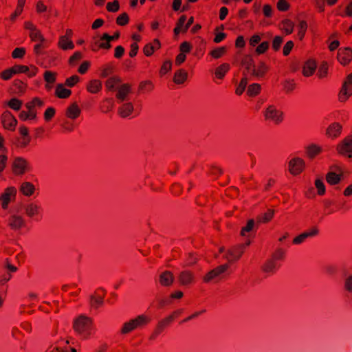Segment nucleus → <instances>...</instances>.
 I'll use <instances>...</instances> for the list:
<instances>
[{
    "label": "nucleus",
    "mask_w": 352,
    "mask_h": 352,
    "mask_svg": "<svg viewBox=\"0 0 352 352\" xmlns=\"http://www.w3.org/2000/svg\"><path fill=\"white\" fill-rule=\"evenodd\" d=\"M305 167V161L300 157H294L288 163V170L292 175L300 174Z\"/></svg>",
    "instance_id": "nucleus-9"
},
{
    "label": "nucleus",
    "mask_w": 352,
    "mask_h": 352,
    "mask_svg": "<svg viewBox=\"0 0 352 352\" xmlns=\"http://www.w3.org/2000/svg\"><path fill=\"white\" fill-rule=\"evenodd\" d=\"M161 47V43L157 38H155L152 42L146 44L143 48V52L146 56H151L155 50Z\"/></svg>",
    "instance_id": "nucleus-21"
},
{
    "label": "nucleus",
    "mask_w": 352,
    "mask_h": 352,
    "mask_svg": "<svg viewBox=\"0 0 352 352\" xmlns=\"http://www.w3.org/2000/svg\"><path fill=\"white\" fill-rule=\"evenodd\" d=\"M247 85H248V77L243 76L241 78L239 86L236 89V91H235L236 94L239 95V96L241 95L243 93V91H245V89Z\"/></svg>",
    "instance_id": "nucleus-50"
},
{
    "label": "nucleus",
    "mask_w": 352,
    "mask_h": 352,
    "mask_svg": "<svg viewBox=\"0 0 352 352\" xmlns=\"http://www.w3.org/2000/svg\"><path fill=\"white\" fill-rule=\"evenodd\" d=\"M268 69V66L264 62H260L256 66L255 65L251 76L257 78H264Z\"/></svg>",
    "instance_id": "nucleus-22"
},
{
    "label": "nucleus",
    "mask_w": 352,
    "mask_h": 352,
    "mask_svg": "<svg viewBox=\"0 0 352 352\" xmlns=\"http://www.w3.org/2000/svg\"><path fill=\"white\" fill-rule=\"evenodd\" d=\"M352 96V73L349 74L340 91L338 98L340 102H346Z\"/></svg>",
    "instance_id": "nucleus-7"
},
{
    "label": "nucleus",
    "mask_w": 352,
    "mask_h": 352,
    "mask_svg": "<svg viewBox=\"0 0 352 352\" xmlns=\"http://www.w3.org/2000/svg\"><path fill=\"white\" fill-rule=\"evenodd\" d=\"M241 64L245 69L243 72V76H248V75L251 76L252 70L255 67L253 59L250 56H246L243 58Z\"/></svg>",
    "instance_id": "nucleus-25"
},
{
    "label": "nucleus",
    "mask_w": 352,
    "mask_h": 352,
    "mask_svg": "<svg viewBox=\"0 0 352 352\" xmlns=\"http://www.w3.org/2000/svg\"><path fill=\"white\" fill-rule=\"evenodd\" d=\"M31 142V137H18L16 138L14 144L17 148H25Z\"/></svg>",
    "instance_id": "nucleus-38"
},
{
    "label": "nucleus",
    "mask_w": 352,
    "mask_h": 352,
    "mask_svg": "<svg viewBox=\"0 0 352 352\" xmlns=\"http://www.w3.org/2000/svg\"><path fill=\"white\" fill-rule=\"evenodd\" d=\"M197 260H198V258L196 256V255H195L192 253H189L187 255V257H186V258L185 260V263L184 264V267H186V266H192V265H193L194 264H195L197 263Z\"/></svg>",
    "instance_id": "nucleus-57"
},
{
    "label": "nucleus",
    "mask_w": 352,
    "mask_h": 352,
    "mask_svg": "<svg viewBox=\"0 0 352 352\" xmlns=\"http://www.w3.org/2000/svg\"><path fill=\"white\" fill-rule=\"evenodd\" d=\"M133 110V104L131 102H126L118 108V113L120 117L125 118L130 116Z\"/></svg>",
    "instance_id": "nucleus-23"
},
{
    "label": "nucleus",
    "mask_w": 352,
    "mask_h": 352,
    "mask_svg": "<svg viewBox=\"0 0 352 352\" xmlns=\"http://www.w3.org/2000/svg\"><path fill=\"white\" fill-rule=\"evenodd\" d=\"M307 22L305 21H300V23L298 24V32L297 34V36L300 40H302L304 38L305 34L307 31Z\"/></svg>",
    "instance_id": "nucleus-49"
},
{
    "label": "nucleus",
    "mask_w": 352,
    "mask_h": 352,
    "mask_svg": "<svg viewBox=\"0 0 352 352\" xmlns=\"http://www.w3.org/2000/svg\"><path fill=\"white\" fill-rule=\"evenodd\" d=\"M35 190L34 186L30 182H23L21 185L20 191L25 196H31Z\"/></svg>",
    "instance_id": "nucleus-35"
},
{
    "label": "nucleus",
    "mask_w": 352,
    "mask_h": 352,
    "mask_svg": "<svg viewBox=\"0 0 352 352\" xmlns=\"http://www.w3.org/2000/svg\"><path fill=\"white\" fill-rule=\"evenodd\" d=\"M294 24L289 19H285L282 22V29L286 34H290L294 30Z\"/></svg>",
    "instance_id": "nucleus-43"
},
{
    "label": "nucleus",
    "mask_w": 352,
    "mask_h": 352,
    "mask_svg": "<svg viewBox=\"0 0 352 352\" xmlns=\"http://www.w3.org/2000/svg\"><path fill=\"white\" fill-rule=\"evenodd\" d=\"M151 318L146 314H140L123 323L120 333L121 335H126L132 331L143 329L150 324Z\"/></svg>",
    "instance_id": "nucleus-2"
},
{
    "label": "nucleus",
    "mask_w": 352,
    "mask_h": 352,
    "mask_svg": "<svg viewBox=\"0 0 352 352\" xmlns=\"http://www.w3.org/2000/svg\"><path fill=\"white\" fill-rule=\"evenodd\" d=\"M56 113V110L54 107H48L44 113V119L46 122L50 121Z\"/></svg>",
    "instance_id": "nucleus-62"
},
{
    "label": "nucleus",
    "mask_w": 352,
    "mask_h": 352,
    "mask_svg": "<svg viewBox=\"0 0 352 352\" xmlns=\"http://www.w3.org/2000/svg\"><path fill=\"white\" fill-rule=\"evenodd\" d=\"M72 94L70 89H66L63 84H58L56 87L55 95L58 98H68Z\"/></svg>",
    "instance_id": "nucleus-27"
},
{
    "label": "nucleus",
    "mask_w": 352,
    "mask_h": 352,
    "mask_svg": "<svg viewBox=\"0 0 352 352\" xmlns=\"http://www.w3.org/2000/svg\"><path fill=\"white\" fill-rule=\"evenodd\" d=\"M73 328L75 332L82 338L87 339L94 332L93 319L81 314L74 319Z\"/></svg>",
    "instance_id": "nucleus-1"
},
{
    "label": "nucleus",
    "mask_w": 352,
    "mask_h": 352,
    "mask_svg": "<svg viewBox=\"0 0 352 352\" xmlns=\"http://www.w3.org/2000/svg\"><path fill=\"white\" fill-rule=\"evenodd\" d=\"M116 98L118 102H122L127 99L128 96L131 93V87L128 83L120 85L117 87Z\"/></svg>",
    "instance_id": "nucleus-16"
},
{
    "label": "nucleus",
    "mask_w": 352,
    "mask_h": 352,
    "mask_svg": "<svg viewBox=\"0 0 352 352\" xmlns=\"http://www.w3.org/2000/svg\"><path fill=\"white\" fill-rule=\"evenodd\" d=\"M274 214L273 210L268 209L266 212L258 215L256 221L258 223H267L273 218Z\"/></svg>",
    "instance_id": "nucleus-37"
},
{
    "label": "nucleus",
    "mask_w": 352,
    "mask_h": 352,
    "mask_svg": "<svg viewBox=\"0 0 352 352\" xmlns=\"http://www.w3.org/2000/svg\"><path fill=\"white\" fill-rule=\"evenodd\" d=\"M336 149L340 154L352 158V135L346 137L338 144Z\"/></svg>",
    "instance_id": "nucleus-8"
},
{
    "label": "nucleus",
    "mask_w": 352,
    "mask_h": 352,
    "mask_svg": "<svg viewBox=\"0 0 352 352\" xmlns=\"http://www.w3.org/2000/svg\"><path fill=\"white\" fill-rule=\"evenodd\" d=\"M12 168L15 175H22L30 170L28 161L22 157H16L12 162Z\"/></svg>",
    "instance_id": "nucleus-4"
},
{
    "label": "nucleus",
    "mask_w": 352,
    "mask_h": 352,
    "mask_svg": "<svg viewBox=\"0 0 352 352\" xmlns=\"http://www.w3.org/2000/svg\"><path fill=\"white\" fill-rule=\"evenodd\" d=\"M280 264L272 258L267 260L263 264L262 269L264 272L274 274L279 268Z\"/></svg>",
    "instance_id": "nucleus-24"
},
{
    "label": "nucleus",
    "mask_w": 352,
    "mask_h": 352,
    "mask_svg": "<svg viewBox=\"0 0 352 352\" xmlns=\"http://www.w3.org/2000/svg\"><path fill=\"white\" fill-rule=\"evenodd\" d=\"M97 40L99 42L100 49L109 50L111 47V44L109 39L104 38V33L99 38L97 37Z\"/></svg>",
    "instance_id": "nucleus-45"
},
{
    "label": "nucleus",
    "mask_w": 352,
    "mask_h": 352,
    "mask_svg": "<svg viewBox=\"0 0 352 352\" xmlns=\"http://www.w3.org/2000/svg\"><path fill=\"white\" fill-rule=\"evenodd\" d=\"M316 69V63L314 60H309L307 61L302 68V74L305 76H311Z\"/></svg>",
    "instance_id": "nucleus-30"
},
{
    "label": "nucleus",
    "mask_w": 352,
    "mask_h": 352,
    "mask_svg": "<svg viewBox=\"0 0 352 352\" xmlns=\"http://www.w3.org/2000/svg\"><path fill=\"white\" fill-rule=\"evenodd\" d=\"M254 226L255 222L254 219L248 220L246 226L241 228V234L242 236H246V233L251 232L254 229Z\"/></svg>",
    "instance_id": "nucleus-51"
},
{
    "label": "nucleus",
    "mask_w": 352,
    "mask_h": 352,
    "mask_svg": "<svg viewBox=\"0 0 352 352\" xmlns=\"http://www.w3.org/2000/svg\"><path fill=\"white\" fill-rule=\"evenodd\" d=\"M226 52V47H217L213 50H212L210 52V54L214 58H219L221 56H223Z\"/></svg>",
    "instance_id": "nucleus-48"
},
{
    "label": "nucleus",
    "mask_w": 352,
    "mask_h": 352,
    "mask_svg": "<svg viewBox=\"0 0 352 352\" xmlns=\"http://www.w3.org/2000/svg\"><path fill=\"white\" fill-rule=\"evenodd\" d=\"M322 151V147L314 144H310L306 148V154L310 159H314L316 156L320 154Z\"/></svg>",
    "instance_id": "nucleus-29"
},
{
    "label": "nucleus",
    "mask_w": 352,
    "mask_h": 352,
    "mask_svg": "<svg viewBox=\"0 0 352 352\" xmlns=\"http://www.w3.org/2000/svg\"><path fill=\"white\" fill-rule=\"evenodd\" d=\"M114 105L113 98H105L101 103L100 110L103 113H108L112 110Z\"/></svg>",
    "instance_id": "nucleus-39"
},
{
    "label": "nucleus",
    "mask_w": 352,
    "mask_h": 352,
    "mask_svg": "<svg viewBox=\"0 0 352 352\" xmlns=\"http://www.w3.org/2000/svg\"><path fill=\"white\" fill-rule=\"evenodd\" d=\"M342 175L335 172H329L326 175V181L329 185H336L340 182Z\"/></svg>",
    "instance_id": "nucleus-33"
},
{
    "label": "nucleus",
    "mask_w": 352,
    "mask_h": 352,
    "mask_svg": "<svg viewBox=\"0 0 352 352\" xmlns=\"http://www.w3.org/2000/svg\"><path fill=\"white\" fill-rule=\"evenodd\" d=\"M230 66L228 63H223L215 69V76L219 79H223L226 74L230 70Z\"/></svg>",
    "instance_id": "nucleus-34"
},
{
    "label": "nucleus",
    "mask_w": 352,
    "mask_h": 352,
    "mask_svg": "<svg viewBox=\"0 0 352 352\" xmlns=\"http://www.w3.org/2000/svg\"><path fill=\"white\" fill-rule=\"evenodd\" d=\"M265 120L272 122L275 124H280L283 120V112L274 105H270L264 111Z\"/></svg>",
    "instance_id": "nucleus-6"
},
{
    "label": "nucleus",
    "mask_w": 352,
    "mask_h": 352,
    "mask_svg": "<svg viewBox=\"0 0 352 352\" xmlns=\"http://www.w3.org/2000/svg\"><path fill=\"white\" fill-rule=\"evenodd\" d=\"M129 17L127 13L123 12L116 18V23L120 26H124L128 24Z\"/></svg>",
    "instance_id": "nucleus-52"
},
{
    "label": "nucleus",
    "mask_w": 352,
    "mask_h": 352,
    "mask_svg": "<svg viewBox=\"0 0 352 352\" xmlns=\"http://www.w3.org/2000/svg\"><path fill=\"white\" fill-rule=\"evenodd\" d=\"M261 90V87L258 83H253L248 87L247 94L249 96L254 97L259 94Z\"/></svg>",
    "instance_id": "nucleus-40"
},
{
    "label": "nucleus",
    "mask_w": 352,
    "mask_h": 352,
    "mask_svg": "<svg viewBox=\"0 0 352 352\" xmlns=\"http://www.w3.org/2000/svg\"><path fill=\"white\" fill-rule=\"evenodd\" d=\"M15 74L14 72L13 67H10L9 69H7L4 71H3L1 74V78L5 80H8L10 79L13 75Z\"/></svg>",
    "instance_id": "nucleus-63"
},
{
    "label": "nucleus",
    "mask_w": 352,
    "mask_h": 352,
    "mask_svg": "<svg viewBox=\"0 0 352 352\" xmlns=\"http://www.w3.org/2000/svg\"><path fill=\"white\" fill-rule=\"evenodd\" d=\"M8 226L11 230L17 231L25 226V221L23 217L18 214H12L8 219Z\"/></svg>",
    "instance_id": "nucleus-13"
},
{
    "label": "nucleus",
    "mask_w": 352,
    "mask_h": 352,
    "mask_svg": "<svg viewBox=\"0 0 352 352\" xmlns=\"http://www.w3.org/2000/svg\"><path fill=\"white\" fill-rule=\"evenodd\" d=\"M314 184L318 190V194L319 195H324L326 190L323 181L321 179H316L315 180Z\"/></svg>",
    "instance_id": "nucleus-54"
},
{
    "label": "nucleus",
    "mask_w": 352,
    "mask_h": 352,
    "mask_svg": "<svg viewBox=\"0 0 352 352\" xmlns=\"http://www.w3.org/2000/svg\"><path fill=\"white\" fill-rule=\"evenodd\" d=\"M57 73L46 70L43 74V78L46 82L54 83L56 80Z\"/></svg>",
    "instance_id": "nucleus-44"
},
{
    "label": "nucleus",
    "mask_w": 352,
    "mask_h": 352,
    "mask_svg": "<svg viewBox=\"0 0 352 352\" xmlns=\"http://www.w3.org/2000/svg\"><path fill=\"white\" fill-rule=\"evenodd\" d=\"M80 78L77 75L67 78L65 81V85L72 87L79 82Z\"/></svg>",
    "instance_id": "nucleus-59"
},
{
    "label": "nucleus",
    "mask_w": 352,
    "mask_h": 352,
    "mask_svg": "<svg viewBox=\"0 0 352 352\" xmlns=\"http://www.w3.org/2000/svg\"><path fill=\"white\" fill-rule=\"evenodd\" d=\"M1 123L3 126L9 131H13L15 130L17 124V120L9 111H5L1 117Z\"/></svg>",
    "instance_id": "nucleus-10"
},
{
    "label": "nucleus",
    "mask_w": 352,
    "mask_h": 352,
    "mask_svg": "<svg viewBox=\"0 0 352 352\" xmlns=\"http://www.w3.org/2000/svg\"><path fill=\"white\" fill-rule=\"evenodd\" d=\"M283 37L280 36H276L272 41V48L274 51L279 50L282 43H283Z\"/></svg>",
    "instance_id": "nucleus-64"
},
{
    "label": "nucleus",
    "mask_w": 352,
    "mask_h": 352,
    "mask_svg": "<svg viewBox=\"0 0 352 352\" xmlns=\"http://www.w3.org/2000/svg\"><path fill=\"white\" fill-rule=\"evenodd\" d=\"M58 46L63 50H72L74 48V44L67 36H60Z\"/></svg>",
    "instance_id": "nucleus-28"
},
{
    "label": "nucleus",
    "mask_w": 352,
    "mask_h": 352,
    "mask_svg": "<svg viewBox=\"0 0 352 352\" xmlns=\"http://www.w3.org/2000/svg\"><path fill=\"white\" fill-rule=\"evenodd\" d=\"M178 280L182 285L193 284L195 281V274L190 270H184L179 274Z\"/></svg>",
    "instance_id": "nucleus-19"
},
{
    "label": "nucleus",
    "mask_w": 352,
    "mask_h": 352,
    "mask_svg": "<svg viewBox=\"0 0 352 352\" xmlns=\"http://www.w3.org/2000/svg\"><path fill=\"white\" fill-rule=\"evenodd\" d=\"M285 251L282 248L277 249L272 254V258L276 262L283 261L285 258Z\"/></svg>",
    "instance_id": "nucleus-55"
},
{
    "label": "nucleus",
    "mask_w": 352,
    "mask_h": 352,
    "mask_svg": "<svg viewBox=\"0 0 352 352\" xmlns=\"http://www.w3.org/2000/svg\"><path fill=\"white\" fill-rule=\"evenodd\" d=\"M25 54V50L23 47H16L12 53V56L14 58H22Z\"/></svg>",
    "instance_id": "nucleus-61"
},
{
    "label": "nucleus",
    "mask_w": 352,
    "mask_h": 352,
    "mask_svg": "<svg viewBox=\"0 0 352 352\" xmlns=\"http://www.w3.org/2000/svg\"><path fill=\"white\" fill-rule=\"evenodd\" d=\"M170 324H171L165 318H164L157 322L155 327L162 333L168 327L170 326Z\"/></svg>",
    "instance_id": "nucleus-47"
},
{
    "label": "nucleus",
    "mask_w": 352,
    "mask_h": 352,
    "mask_svg": "<svg viewBox=\"0 0 352 352\" xmlns=\"http://www.w3.org/2000/svg\"><path fill=\"white\" fill-rule=\"evenodd\" d=\"M107 10L111 12H118L120 9V3L118 0H114L113 2H109L107 4Z\"/></svg>",
    "instance_id": "nucleus-58"
},
{
    "label": "nucleus",
    "mask_w": 352,
    "mask_h": 352,
    "mask_svg": "<svg viewBox=\"0 0 352 352\" xmlns=\"http://www.w3.org/2000/svg\"><path fill=\"white\" fill-rule=\"evenodd\" d=\"M229 265L223 264L217 266L214 269L208 272L204 277L203 280L204 283H210L212 280H217L221 278L223 274L228 270Z\"/></svg>",
    "instance_id": "nucleus-5"
},
{
    "label": "nucleus",
    "mask_w": 352,
    "mask_h": 352,
    "mask_svg": "<svg viewBox=\"0 0 352 352\" xmlns=\"http://www.w3.org/2000/svg\"><path fill=\"white\" fill-rule=\"evenodd\" d=\"M342 126L339 122H333L329 125L325 131V135L330 139H336L341 135Z\"/></svg>",
    "instance_id": "nucleus-15"
},
{
    "label": "nucleus",
    "mask_w": 352,
    "mask_h": 352,
    "mask_svg": "<svg viewBox=\"0 0 352 352\" xmlns=\"http://www.w3.org/2000/svg\"><path fill=\"white\" fill-rule=\"evenodd\" d=\"M80 113L81 110L78 105L74 102L67 108L65 115L68 118L75 120L80 116Z\"/></svg>",
    "instance_id": "nucleus-26"
},
{
    "label": "nucleus",
    "mask_w": 352,
    "mask_h": 352,
    "mask_svg": "<svg viewBox=\"0 0 352 352\" xmlns=\"http://www.w3.org/2000/svg\"><path fill=\"white\" fill-rule=\"evenodd\" d=\"M175 280L173 274L170 271H164L159 274L158 283L164 287H170Z\"/></svg>",
    "instance_id": "nucleus-17"
},
{
    "label": "nucleus",
    "mask_w": 352,
    "mask_h": 352,
    "mask_svg": "<svg viewBox=\"0 0 352 352\" xmlns=\"http://www.w3.org/2000/svg\"><path fill=\"white\" fill-rule=\"evenodd\" d=\"M44 104L43 101L38 97H35L32 101L25 104L27 109H34L36 107H41Z\"/></svg>",
    "instance_id": "nucleus-41"
},
{
    "label": "nucleus",
    "mask_w": 352,
    "mask_h": 352,
    "mask_svg": "<svg viewBox=\"0 0 352 352\" xmlns=\"http://www.w3.org/2000/svg\"><path fill=\"white\" fill-rule=\"evenodd\" d=\"M102 89V82L99 80H91L87 85V90L91 94H97Z\"/></svg>",
    "instance_id": "nucleus-31"
},
{
    "label": "nucleus",
    "mask_w": 352,
    "mask_h": 352,
    "mask_svg": "<svg viewBox=\"0 0 352 352\" xmlns=\"http://www.w3.org/2000/svg\"><path fill=\"white\" fill-rule=\"evenodd\" d=\"M120 82L121 80L119 78L111 77L107 80L105 87L109 91L116 90L117 87L120 85Z\"/></svg>",
    "instance_id": "nucleus-36"
},
{
    "label": "nucleus",
    "mask_w": 352,
    "mask_h": 352,
    "mask_svg": "<svg viewBox=\"0 0 352 352\" xmlns=\"http://www.w3.org/2000/svg\"><path fill=\"white\" fill-rule=\"evenodd\" d=\"M25 213L28 217L35 218L36 220L42 217V208L36 203H30L25 208Z\"/></svg>",
    "instance_id": "nucleus-12"
},
{
    "label": "nucleus",
    "mask_w": 352,
    "mask_h": 352,
    "mask_svg": "<svg viewBox=\"0 0 352 352\" xmlns=\"http://www.w3.org/2000/svg\"><path fill=\"white\" fill-rule=\"evenodd\" d=\"M337 58L342 65H347L352 59V50L349 47L339 49Z\"/></svg>",
    "instance_id": "nucleus-20"
},
{
    "label": "nucleus",
    "mask_w": 352,
    "mask_h": 352,
    "mask_svg": "<svg viewBox=\"0 0 352 352\" xmlns=\"http://www.w3.org/2000/svg\"><path fill=\"white\" fill-rule=\"evenodd\" d=\"M153 89V85L149 80L141 82L139 85V89L143 91L150 92Z\"/></svg>",
    "instance_id": "nucleus-56"
},
{
    "label": "nucleus",
    "mask_w": 352,
    "mask_h": 352,
    "mask_svg": "<svg viewBox=\"0 0 352 352\" xmlns=\"http://www.w3.org/2000/svg\"><path fill=\"white\" fill-rule=\"evenodd\" d=\"M319 233V230L316 226H314L309 230H307L300 234L294 238L292 243L294 245H300L303 243L307 239L312 238L317 236Z\"/></svg>",
    "instance_id": "nucleus-11"
},
{
    "label": "nucleus",
    "mask_w": 352,
    "mask_h": 352,
    "mask_svg": "<svg viewBox=\"0 0 352 352\" xmlns=\"http://www.w3.org/2000/svg\"><path fill=\"white\" fill-rule=\"evenodd\" d=\"M7 105L12 109L14 111H19L20 110L21 106H22V101L14 98L10 99Z\"/></svg>",
    "instance_id": "nucleus-46"
},
{
    "label": "nucleus",
    "mask_w": 352,
    "mask_h": 352,
    "mask_svg": "<svg viewBox=\"0 0 352 352\" xmlns=\"http://www.w3.org/2000/svg\"><path fill=\"white\" fill-rule=\"evenodd\" d=\"M29 36L32 41H39L43 43L45 41L41 31L36 28L35 30L30 32Z\"/></svg>",
    "instance_id": "nucleus-42"
},
{
    "label": "nucleus",
    "mask_w": 352,
    "mask_h": 352,
    "mask_svg": "<svg viewBox=\"0 0 352 352\" xmlns=\"http://www.w3.org/2000/svg\"><path fill=\"white\" fill-rule=\"evenodd\" d=\"M344 288L346 292L352 294V274L345 278L344 280Z\"/></svg>",
    "instance_id": "nucleus-60"
},
{
    "label": "nucleus",
    "mask_w": 352,
    "mask_h": 352,
    "mask_svg": "<svg viewBox=\"0 0 352 352\" xmlns=\"http://www.w3.org/2000/svg\"><path fill=\"white\" fill-rule=\"evenodd\" d=\"M250 244V241L248 240L244 243L238 244L229 248L225 255V258L229 263H234L237 261L243 255L245 250Z\"/></svg>",
    "instance_id": "nucleus-3"
},
{
    "label": "nucleus",
    "mask_w": 352,
    "mask_h": 352,
    "mask_svg": "<svg viewBox=\"0 0 352 352\" xmlns=\"http://www.w3.org/2000/svg\"><path fill=\"white\" fill-rule=\"evenodd\" d=\"M188 73L183 69H178L175 72L173 82L177 85H182L187 80Z\"/></svg>",
    "instance_id": "nucleus-32"
},
{
    "label": "nucleus",
    "mask_w": 352,
    "mask_h": 352,
    "mask_svg": "<svg viewBox=\"0 0 352 352\" xmlns=\"http://www.w3.org/2000/svg\"><path fill=\"white\" fill-rule=\"evenodd\" d=\"M105 291L102 288H98L90 297V305L96 309L103 305Z\"/></svg>",
    "instance_id": "nucleus-14"
},
{
    "label": "nucleus",
    "mask_w": 352,
    "mask_h": 352,
    "mask_svg": "<svg viewBox=\"0 0 352 352\" xmlns=\"http://www.w3.org/2000/svg\"><path fill=\"white\" fill-rule=\"evenodd\" d=\"M16 189L14 187H8L1 195L0 200L1 201V206L3 209H6L12 197L16 195Z\"/></svg>",
    "instance_id": "nucleus-18"
},
{
    "label": "nucleus",
    "mask_w": 352,
    "mask_h": 352,
    "mask_svg": "<svg viewBox=\"0 0 352 352\" xmlns=\"http://www.w3.org/2000/svg\"><path fill=\"white\" fill-rule=\"evenodd\" d=\"M82 58V54L80 52H76L69 59V65L75 66Z\"/></svg>",
    "instance_id": "nucleus-53"
}]
</instances>
